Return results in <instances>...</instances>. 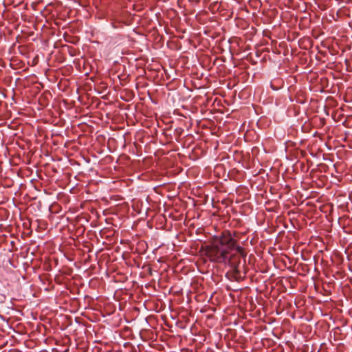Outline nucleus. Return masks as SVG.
<instances>
[{
	"label": "nucleus",
	"mask_w": 352,
	"mask_h": 352,
	"mask_svg": "<svg viewBox=\"0 0 352 352\" xmlns=\"http://www.w3.org/2000/svg\"><path fill=\"white\" fill-rule=\"evenodd\" d=\"M242 254L243 249L236 245V240L232 237L230 232L225 230L219 238H216L210 245L205 249V254L212 262L228 263L232 267H236L233 257L235 254Z\"/></svg>",
	"instance_id": "f257e3e1"
}]
</instances>
